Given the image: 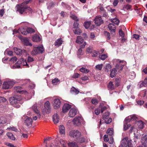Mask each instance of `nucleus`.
Returning <instances> with one entry per match:
<instances>
[{
    "label": "nucleus",
    "instance_id": "1",
    "mask_svg": "<svg viewBox=\"0 0 147 147\" xmlns=\"http://www.w3.org/2000/svg\"><path fill=\"white\" fill-rule=\"evenodd\" d=\"M29 1L23 2L21 4L17 6V10L21 14L26 13L29 12L32 13V10L29 7H27L26 5L28 3Z\"/></svg>",
    "mask_w": 147,
    "mask_h": 147
},
{
    "label": "nucleus",
    "instance_id": "2",
    "mask_svg": "<svg viewBox=\"0 0 147 147\" xmlns=\"http://www.w3.org/2000/svg\"><path fill=\"white\" fill-rule=\"evenodd\" d=\"M21 96H18L16 97H11L9 99V101L11 104L16 108H19L20 105L18 104L20 101L22 99Z\"/></svg>",
    "mask_w": 147,
    "mask_h": 147
},
{
    "label": "nucleus",
    "instance_id": "3",
    "mask_svg": "<svg viewBox=\"0 0 147 147\" xmlns=\"http://www.w3.org/2000/svg\"><path fill=\"white\" fill-rule=\"evenodd\" d=\"M137 117L135 115H131L126 118L124 121V129L127 130L130 126L129 124H128V123L131 121H133L136 119Z\"/></svg>",
    "mask_w": 147,
    "mask_h": 147
},
{
    "label": "nucleus",
    "instance_id": "4",
    "mask_svg": "<svg viewBox=\"0 0 147 147\" xmlns=\"http://www.w3.org/2000/svg\"><path fill=\"white\" fill-rule=\"evenodd\" d=\"M113 61L114 62L117 63L116 65V68L119 71L121 70L123 66L126 64L125 61L119 59H115Z\"/></svg>",
    "mask_w": 147,
    "mask_h": 147
},
{
    "label": "nucleus",
    "instance_id": "5",
    "mask_svg": "<svg viewBox=\"0 0 147 147\" xmlns=\"http://www.w3.org/2000/svg\"><path fill=\"white\" fill-rule=\"evenodd\" d=\"M21 65L23 66L27 65L28 66L27 64V62L25 61H24L23 58L20 59L15 64L13 65L11 67L12 69L18 68L20 67Z\"/></svg>",
    "mask_w": 147,
    "mask_h": 147
},
{
    "label": "nucleus",
    "instance_id": "6",
    "mask_svg": "<svg viewBox=\"0 0 147 147\" xmlns=\"http://www.w3.org/2000/svg\"><path fill=\"white\" fill-rule=\"evenodd\" d=\"M69 136L71 138L78 139L81 136V133L78 130H72L69 132Z\"/></svg>",
    "mask_w": 147,
    "mask_h": 147
},
{
    "label": "nucleus",
    "instance_id": "7",
    "mask_svg": "<svg viewBox=\"0 0 147 147\" xmlns=\"http://www.w3.org/2000/svg\"><path fill=\"white\" fill-rule=\"evenodd\" d=\"M13 81H8L4 82L3 84L2 88L3 89H7L11 88L15 84Z\"/></svg>",
    "mask_w": 147,
    "mask_h": 147
},
{
    "label": "nucleus",
    "instance_id": "8",
    "mask_svg": "<svg viewBox=\"0 0 147 147\" xmlns=\"http://www.w3.org/2000/svg\"><path fill=\"white\" fill-rule=\"evenodd\" d=\"M43 50V46L42 45L34 47L33 50L32 52V54L35 55L38 54L42 53Z\"/></svg>",
    "mask_w": 147,
    "mask_h": 147
},
{
    "label": "nucleus",
    "instance_id": "9",
    "mask_svg": "<svg viewBox=\"0 0 147 147\" xmlns=\"http://www.w3.org/2000/svg\"><path fill=\"white\" fill-rule=\"evenodd\" d=\"M83 121V118L81 115L78 116L76 117L73 119V122L76 125H79L81 124Z\"/></svg>",
    "mask_w": 147,
    "mask_h": 147
},
{
    "label": "nucleus",
    "instance_id": "10",
    "mask_svg": "<svg viewBox=\"0 0 147 147\" xmlns=\"http://www.w3.org/2000/svg\"><path fill=\"white\" fill-rule=\"evenodd\" d=\"M24 123L26 126L30 127L32 125V118L29 117L25 116L24 117Z\"/></svg>",
    "mask_w": 147,
    "mask_h": 147
},
{
    "label": "nucleus",
    "instance_id": "11",
    "mask_svg": "<svg viewBox=\"0 0 147 147\" xmlns=\"http://www.w3.org/2000/svg\"><path fill=\"white\" fill-rule=\"evenodd\" d=\"M21 33L26 35L27 33H32L34 32V30L31 28H28L26 30L24 28H22L20 30Z\"/></svg>",
    "mask_w": 147,
    "mask_h": 147
},
{
    "label": "nucleus",
    "instance_id": "12",
    "mask_svg": "<svg viewBox=\"0 0 147 147\" xmlns=\"http://www.w3.org/2000/svg\"><path fill=\"white\" fill-rule=\"evenodd\" d=\"M131 143L128 140V138L127 137L124 138L122 140L121 146L122 147H127V146H130Z\"/></svg>",
    "mask_w": 147,
    "mask_h": 147
},
{
    "label": "nucleus",
    "instance_id": "13",
    "mask_svg": "<svg viewBox=\"0 0 147 147\" xmlns=\"http://www.w3.org/2000/svg\"><path fill=\"white\" fill-rule=\"evenodd\" d=\"M32 110L36 114H38V118L40 117L41 115L40 113V108L38 107L37 104H34L32 107Z\"/></svg>",
    "mask_w": 147,
    "mask_h": 147
},
{
    "label": "nucleus",
    "instance_id": "14",
    "mask_svg": "<svg viewBox=\"0 0 147 147\" xmlns=\"http://www.w3.org/2000/svg\"><path fill=\"white\" fill-rule=\"evenodd\" d=\"M45 110L44 109L43 110H42V112L43 113H44L45 112L46 113H49L51 111V107L49 101H47L45 104Z\"/></svg>",
    "mask_w": 147,
    "mask_h": 147
},
{
    "label": "nucleus",
    "instance_id": "15",
    "mask_svg": "<svg viewBox=\"0 0 147 147\" xmlns=\"http://www.w3.org/2000/svg\"><path fill=\"white\" fill-rule=\"evenodd\" d=\"M14 51L18 55L21 54L26 55H27V52L25 50H22L17 48H15Z\"/></svg>",
    "mask_w": 147,
    "mask_h": 147
},
{
    "label": "nucleus",
    "instance_id": "16",
    "mask_svg": "<svg viewBox=\"0 0 147 147\" xmlns=\"http://www.w3.org/2000/svg\"><path fill=\"white\" fill-rule=\"evenodd\" d=\"M71 108L69 113V116L70 117H73L76 115L77 109L75 107H72Z\"/></svg>",
    "mask_w": 147,
    "mask_h": 147
},
{
    "label": "nucleus",
    "instance_id": "17",
    "mask_svg": "<svg viewBox=\"0 0 147 147\" xmlns=\"http://www.w3.org/2000/svg\"><path fill=\"white\" fill-rule=\"evenodd\" d=\"M61 102L60 100L57 98L55 99L54 101L53 104V107L55 109H57L59 108L61 105Z\"/></svg>",
    "mask_w": 147,
    "mask_h": 147
},
{
    "label": "nucleus",
    "instance_id": "18",
    "mask_svg": "<svg viewBox=\"0 0 147 147\" xmlns=\"http://www.w3.org/2000/svg\"><path fill=\"white\" fill-rule=\"evenodd\" d=\"M94 23L97 26H99L103 23L101 16H96L94 19Z\"/></svg>",
    "mask_w": 147,
    "mask_h": 147
},
{
    "label": "nucleus",
    "instance_id": "19",
    "mask_svg": "<svg viewBox=\"0 0 147 147\" xmlns=\"http://www.w3.org/2000/svg\"><path fill=\"white\" fill-rule=\"evenodd\" d=\"M71 108V105L67 103L65 104L62 107V112L63 113H67Z\"/></svg>",
    "mask_w": 147,
    "mask_h": 147
},
{
    "label": "nucleus",
    "instance_id": "20",
    "mask_svg": "<svg viewBox=\"0 0 147 147\" xmlns=\"http://www.w3.org/2000/svg\"><path fill=\"white\" fill-rule=\"evenodd\" d=\"M70 17L72 19L76 21H78V18L77 17H76V16L74 15H72L70 16ZM79 25V24L77 22H74V29H76V28H78V26Z\"/></svg>",
    "mask_w": 147,
    "mask_h": 147
},
{
    "label": "nucleus",
    "instance_id": "21",
    "mask_svg": "<svg viewBox=\"0 0 147 147\" xmlns=\"http://www.w3.org/2000/svg\"><path fill=\"white\" fill-rule=\"evenodd\" d=\"M108 28L111 30V34H114L115 32V26L113 24H110L108 25Z\"/></svg>",
    "mask_w": 147,
    "mask_h": 147
},
{
    "label": "nucleus",
    "instance_id": "22",
    "mask_svg": "<svg viewBox=\"0 0 147 147\" xmlns=\"http://www.w3.org/2000/svg\"><path fill=\"white\" fill-rule=\"evenodd\" d=\"M53 120L54 123H58L59 118L58 115L57 113L55 114L53 116Z\"/></svg>",
    "mask_w": 147,
    "mask_h": 147
},
{
    "label": "nucleus",
    "instance_id": "23",
    "mask_svg": "<svg viewBox=\"0 0 147 147\" xmlns=\"http://www.w3.org/2000/svg\"><path fill=\"white\" fill-rule=\"evenodd\" d=\"M136 124L137 125L138 128L139 129H142L144 127V123L141 120L137 121Z\"/></svg>",
    "mask_w": 147,
    "mask_h": 147
},
{
    "label": "nucleus",
    "instance_id": "24",
    "mask_svg": "<svg viewBox=\"0 0 147 147\" xmlns=\"http://www.w3.org/2000/svg\"><path fill=\"white\" fill-rule=\"evenodd\" d=\"M89 139L86 137H82L79 138L78 140V142L80 143H87L88 142Z\"/></svg>",
    "mask_w": 147,
    "mask_h": 147
},
{
    "label": "nucleus",
    "instance_id": "25",
    "mask_svg": "<svg viewBox=\"0 0 147 147\" xmlns=\"http://www.w3.org/2000/svg\"><path fill=\"white\" fill-rule=\"evenodd\" d=\"M15 89L16 90V91L18 93H19L21 94H26L27 93V92L25 90H19L21 89L22 87L20 86L16 87L15 88Z\"/></svg>",
    "mask_w": 147,
    "mask_h": 147
},
{
    "label": "nucleus",
    "instance_id": "26",
    "mask_svg": "<svg viewBox=\"0 0 147 147\" xmlns=\"http://www.w3.org/2000/svg\"><path fill=\"white\" fill-rule=\"evenodd\" d=\"M63 41L62 40V38H60L57 39L55 43V46L59 47L62 44Z\"/></svg>",
    "mask_w": 147,
    "mask_h": 147
},
{
    "label": "nucleus",
    "instance_id": "27",
    "mask_svg": "<svg viewBox=\"0 0 147 147\" xmlns=\"http://www.w3.org/2000/svg\"><path fill=\"white\" fill-rule=\"evenodd\" d=\"M32 40L34 42H38L40 41V38L38 35L35 34L33 36Z\"/></svg>",
    "mask_w": 147,
    "mask_h": 147
},
{
    "label": "nucleus",
    "instance_id": "28",
    "mask_svg": "<svg viewBox=\"0 0 147 147\" xmlns=\"http://www.w3.org/2000/svg\"><path fill=\"white\" fill-rule=\"evenodd\" d=\"M142 145L145 147L147 146V137L145 136L143 137L142 139Z\"/></svg>",
    "mask_w": 147,
    "mask_h": 147
},
{
    "label": "nucleus",
    "instance_id": "29",
    "mask_svg": "<svg viewBox=\"0 0 147 147\" xmlns=\"http://www.w3.org/2000/svg\"><path fill=\"white\" fill-rule=\"evenodd\" d=\"M7 123L6 118L4 117L0 116V124H5Z\"/></svg>",
    "mask_w": 147,
    "mask_h": 147
},
{
    "label": "nucleus",
    "instance_id": "30",
    "mask_svg": "<svg viewBox=\"0 0 147 147\" xmlns=\"http://www.w3.org/2000/svg\"><path fill=\"white\" fill-rule=\"evenodd\" d=\"M23 42L25 45L32 46V44L30 43L28 39L27 38H24L23 39Z\"/></svg>",
    "mask_w": 147,
    "mask_h": 147
},
{
    "label": "nucleus",
    "instance_id": "31",
    "mask_svg": "<svg viewBox=\"0 0 147 147\" xmlns=\"http://www.w3.org/2000/svg\"><path fill=\"white\" fill-rule=\"evenodd\" d=\"M59 133L61 134H65V127L63 125H60L59 127Z\"/></svg>",
    "mask_w": 147,
    "mask_h": 147
},
{
    "label": "nucleus",
    "instance_id": "32",
    "mask_svg": "<svg viewBox=\"0 0 147 147\" xmlns=\"http://www.w3.org/2000/svg\"><path fill=\"white\" fill-rule=\"evenodd\" d=\"M6 135L10 139L12 140H15V138L12 133L11 132H7L6 134Z\"/></svg>",
    "mask_w": 147,
    "mask_h": 147
},
{
    "label": "nucleus",
    "instance_id": "33",
    "mask_svg": "<svg viewBox=\"0 0 147 147\" xmlns=\"http://www.w3.org/2000/svg\"><path fill=\"white\" fill-rule=\"evenodd\" d=\"M68 144L69 147H79L77 144L74 142H69Z\"/></svg>",
    "mask_w": 147,
    "mask_h": 147
},
{
    "label": "nucleus",
    "instance_id": "34",
    "mask_svg": "<svg viewBox=\"0 0 147 147\" xmlns=\"http://www.w3.org/2000/svg\"><path fill=\"white\" fill-rule=\"evenodd\" d=\"M70 92L72 94H78L79 91L74 87H72L71 88Z\"/></svg>",
    "mask_w": 147,
    "mask_h": 147
},
{
    "label": "nucleus",
    "instance_id": "35",
    "mask_svg": "<svg viewBox=\"0 0 147 147\" xmlns=\"http://www.w3.org/2000/svg\"><path fill=\"white\" fill-rule=\"evenodd\" d=\"M117 70L115 69H113L111 71L110 76L111 77L113 78L115 77L117 74Z\"/></svg>",
    "mask_w": 147,
    "mask_h": 147
},
{
    "label": "nucleus",
    "instance_id": "36",
    "mask_svg": "<svg viewBox=\"0 0 147 147\" xmlns=\"http://www.w3.org/2000/svg\"><path fill=\"white\" fill-rule=\"evenodd\" d=\"M76 42L77 43L80 44L83 42V39L82 37L80 36H78Z\"/></svg>",
    "mask_w": 147,
    "mask_h": 147
},
{
    "label": "nucleus",
    "instance_id": "37",
    "mask_svg": "<svg viewBox=\"0 0 147 147\" xmlns=\"http://www.w3.org/2000/svg\"><path fill=\"white\" fill-rule=\"evenodd\" d=\"M108 88L111 90H113L114 88V86L113 82H110L108 85Z\"/></svg>",
    "mask_w": 147,
    "mask_h": 147
},
{
    "label": "nucleus",
    "instance_id": "38",
    "mask_svg": "<svg viewBox=\"0 0 147 147\" xmlns=\"http://www.w3.org/2000/svg\"><path fill=\"white\" fill-rule=\"evenodd\" d=\"M0 103H4L5 104H7V101L5 98L0 97Z\"/></svg>",
    "mask_w": 147,
    "mask_h": 147
},
{
    "label": "nucleus",
    "instance_id": "39",
    "mask_svg": "<svg viewBox=\"0 0 147 147\" xmlns=\"http://www.w3.org/2000/svg\"><path fill=\"white\" fill-rule=\"evenodd\" d=\"M111 68V67L110 65L109 64H106V66L104 67L105 71L107 72L109 71Z\"/></svg>",
    "mask_w": 147,
    "mask_h": 147
},
{
    "label": "nucleus",
    "instance_id": "40",
    "mask_svg": "<svg viewBox=\"0 0 147 147\" xmlns=\"http://www.w3.org/2000/svg\"><path fill=\"white\" fill-rule=\"evenodd\" d=\"M52 82L53 84L56 85L59 83V81L58 78H55L52 80Z\"/></svg>",
    "mask_w": 147,
    "mask_h": 147
},
{
    "label": "nucleus",
    "instance_id": "41",
    "mask_svg": "<svg viewBox=\"0 0 147 147\" xmlns=\"http://www.w3.org/2000/svg\"><path fill=\"white\" fill-rule=\"evenodd\" d=\"M99 108L101 110V112L102 113L103 112L107 109V107L105 106H102L101 104L99 106Z\"/></svg>",
    "mask_w": 147,
    "mask_h": 147
},
{
    "label": "nucleus",
    "instance_id": "42",
    "mask_svg": "<svg viewBox=\"0 0 147 147\" xmlns=\"http://www.w3.org/2000/svg\"><path fill=\"white\" fill-rule=\"evenodd\" d=\"M80 71L83 73L86 74L89 71V70L84 67H82L80 69Z\"/></svg>",
    "mask_w": 147,
    "mask_h": 147
},
{
    "label": "nucleus",
    "instance_id": "43",
    "mask_svg": "<svg viewBox=\"0 0 147 147\" xmlns=\"http://www.w3.org/2000/svg\"><path fill=\"white\" fill-rule=\"evenodd\" d=\"M74 33L77 34H79L81 33V30L79 28H77L73 30Z\"/></svg>",
    "mask_w": 147,
    "mask_h": 147
},
{
    "label": "nucleus",
    "instance_id": "44",
    "mask_svg": "<svg viewBox=\"0 0 147 147\" xmlns=\"http://www.w3.org/2000/svg\"><path fill=\"white\" fill-rule=\"evenodd\" d=\"M107 57V54H102L99 56L100 59L102 60H104Z\"/></svg>",
    "mask_w": 147,
    "mask_h": 147
},
{
    "label": "nucleus",
    "instance_id": "45",
    "mask_svg": "<svg viewBox=\"0 0 147 147\" xmlns=\"http://www.w3.org/2000/svg\"><path fill=\"white\" fill-rule=\"evenodd\" d=\"M111 22H113V23L116 25H118L119 21L117 19L115 18L114 19L111 20Z\"/></svg>",
    "mask_w": 147,
    "mask_h": 147
},
{
    "label": "nucleus",
    "instance_id": "46",
    "mask_svg": "<svg viewBox=\"0 0 147 147\" xmlns=\"http://www.w3.org/2000/svg\"><path fill=\"white\" fill-rule=\"evenodd\" d=\"M107 132L109 135H112L113 134V130L111 128L108 129L107 130Z\"/></svg>",
    "mask_w": 147,
    "mask_h": 147
},
{
    "label": "nucleus",
    "instance_id": "47",
    "mask_svg": "<svg viewBox=\"0 0 147 147\" xmlns=\"http://www.w3.org/2000/svg\"><path fill=\"white\" fill-rule=\"evenodd\" d=\"M90 24V22H87L84 23V26L86 29H87L89 27Z\"/></svg>",
    "mask_w": 147,
    "mask_h": 147
},
{
    "label": "nucleus",
    "instance_id": "48",
    "mask_svg": "<svg viewBox=\"0 0 147 147\" xmlns=\"http://www.w3.org/2000/svg\"><path fill=\"white\" fill-rule=\"evenodd\" d=\"M93 51L92 47H91L89 46L87 47L86 49V51L88 53H91Z\"/></svg>",
    "mask_w": 147,
    "mask_h": 147
},
{
    "label": "nucleus",
    "instance_id": "49",
    "mask_svg": "<svg viewBox=\"0 0 147 147\" xmlns=\"http://www.w3.org/2000/svg\"><path fill=\"white\" fill-rule=\"evenodd\" d=\"M60 142L61 144L63 146V147H66V142L64 140H61Z\"/></svg>",
    "mask_w": 147,
    "mask_h": 147
},
{
    "label": "nucleus",
    "instance_id": "50",
    "mask_svg": "<svg viewBox=\"0 0 147 147\" xmlns=\"http://www.w3.org/2000/svg\"><path fill=\"white\" fill-rule=\"evenodd\" d=\"M147 81H145V79L144 80V81L142 82L140 84V86L141 87L146 86H147Z\"/></svg>",
    "mask_w": 147,
    "mask_h": 147
},
{
    "label": "nucleus",
    "instance_id": "51",
    "mask_svg": "<svg viewBox=\"0 0 147 147\" xmlns=\"http://www.w3.org/2000/svg\"><path fill=\"white\" fill-rule=\"evenodd\" d=\"M92 103L95 105H96L98 103V101L97 99H93L91 100Z\"/></svg>",
    "mask_w": 147,
    "mask_h": 147
},
{
    "label": "nucleus",
    "instance_id": "52",
    "mask_svg": "<svg viewBox=\"0 0 147 147\" xmlns=\"http://www.w3.org/2000/svg\"><path fill=\"white\" fill-rule=\"evenodd\" d=\"M103 65L102 64H98L96 66V68L99 70H101L102 69Z\"/></svg>",
    "mask_w": 147,
    "mask_h": 147
},
{
    "label": "nucleus",
    "instance_id": "53",
    "mask_svg": "<svg viewBox=\"0 0 147 147\" xmlns=\"http://www.w3.org/2000/svg\"><path fill=\"white\" fill-rule=\"evenodd\" d=\"M100 112V109L98 107V108L96 109L94 111L95 114L96 115H98L99 114Z\"/></svg>",
    "mask_w": 147,
    "mask_h": 147
},
{
    "label": "nucleus",
    "instance_id": "54",
    "mask_svg": "<svg viewBox=\"0 0 147 147\" xmlns=\"http://www.w3.org/2000/svg\"><path fill=\"white\" fill-rule=\"evenodd\" d=\"M7 129H9L11 130L14 131H17L18 130V129L15 127H9L7 128Z\"/></svg>",
    "mask_w": 147,
    "mask_h": 147
},
{
    "label": "nucleus",
    "instance_id": "55",
    "mask_svg": "<svg viewBox=\"0 0 147 147\" xmlns=\"http://www.w3.org/2000/svg\"><path fill=\"white\" fill-rule=\"evenodd\" d=\"M119 35L121 36L122 38L124 37L125 34L121 30H120L119 31Z\"/></svg>",
    "mask_w": 147,
    "mask_h": 147
},
{
    "label": "nucleus",
    "instance_id": "56",
    "mask_svg": "<svg viewBox=\"0 0 147 147\" xmlns=\"http://www.w3.org/2000/svg\"><path fill=\"white\" fill-rule=\"evenodd\" d=\"M98 52L96 51H94L92 53V56L93 57H96L98 55Z\"/></svg>",
    "mask_w": 147,
    "mask_h": 147
},
{
    "label": "nucleus",
    "instance_id": "57",
    "mask_svg": "<svg viewBox=\"0 0 147 147\" xmlns=\"http://www.w3.org/2000/svg\"><path fill=\"white\" fill-rule=\"evenodd\" d=\"M98 8L100 9V10L101 11V12H102L105 11L104 9V8L103 7H102L100 5L98 7Z\"/></svg>",
    "mask_w": 147,
    "mask_h": 147
},
{
    "label": "nucleus",
    "instance_id": "58",
    "mask_svg": "<svg viewBox=\"0 0 147 147\" xmlns=\"http://www.w3.org/2000/svg\"><path fill=\"white\" fill-rule=\"evenodd\" d=\"M17 60V58L16 57H14L11 58L10 60V61L11 62H12L13 63H14Z\"/></svg>",
    "mask_w": 147,
    "mask_h": 147
},
{
    "label": "nucleus",
    "instance_id": "59",
    "mask_svg": "<svg viewBox=\"0 0 147 147\" xmlns=\"http://www.w3.org/2000/svg\"><path fill=\"white\" fill-rule=\"evenodd\" d=\"M115 84L116 86H118L120 84V80L119 78L116 79L115 81Z\"/></svg>",
    "mask_w": 147,
    "mask_h": 147
},
{
    "label": "nucleus",
    "instance_id": "60",
    "mask_svg": "<svg viewBox=\"0 0 147 147\" xmlns=\"http://www.w3.org/2000/svg\"><path fill=\"white\" fill-rule=\"evenodd\" d=\"M103 137L104 141L105 142H107L109 140L108 135H105Z\"/></svg>",
    "mask_w": 147,
    "mask_h": 147
},
{
    "label": "nucleus",
    "instance_id": "61",
    "mask_svg": "<svg viewBox=\"0 0 147 147\" xmlns=\"http://www.w3.org/2000/svg\"><path fill=\"white\" fill-rule=\"evenodd\" d=\"M104 34L105 35L107 36V38L108 39H110V33L107 31H105L104 32Z\"/></svg>",
    "mask_w": 147,
    "mask_h": 147
},
{
    "label": "nucleus",
    "instance_id": "62",
    "mask_svg": "<svg viewBox=\"0 0 147 147\" xmlns=\"http://www.w3.org/2000/svg\"><path fill=\"white\" fill-rule=\"evenodd\" d=\"M5 13L4 9H0V16L2 17L3 16Z\"/></svg>",
    "mask_w": 147,
    "mask_h": 147
},
{
    "label": "nucleus",
    "instance_id": "63",
    "mask_svg": "<svg viewBox=\"0 0 147 147\" xmlns=\"http://www.w3.org/2000/svg\"><path fill=\"white\" fill-rule=\"evenodd\" d=\"M107 9L108 11L111 12H114L116 11L115 9H111L109 7H107Z\"/></svg>",
    "mask_w": 147,
    "mask_h": 147
},
{
    "label": "nucleus",
    "instance_id": "64",
    "mask_svg": "<svg viewBox=\"0 0 147 147\" xmlns=\"http://www.w3.org/2000/svg\"><path fill=\"white\" fill-rule=\"evenodd\" d=\"M131 7V6L129 5H127L124 6V8L126 9H130Z\"/></svg>",
    "mask_w": 147,
    "mask_h": 147
}]
</instances>
